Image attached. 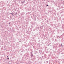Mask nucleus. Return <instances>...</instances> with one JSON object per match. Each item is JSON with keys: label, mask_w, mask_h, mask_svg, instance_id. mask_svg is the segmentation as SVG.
<instances>
[{"label": "nucleus", "mask_w": 64, "mask_h": 64, "mask_svg": "<svg viewBox=\"0 0 64 64\" xmlns=\"http://www.w3.org/2000/svg\"><path fill=\"white\" fill-rule=\"evenodd\" d=\"M12 15H13V14H12Z\"/></svg>", "instance_id": "nucleus-2"}, {"label": "nucleus", "mask_w": 64, "mask_h": 64, "mask_svg": "<svg viewBox=\"0 0 64 64\" xmlns=\"http://www.w3.org/2000/svg\"><path fill=\"white\" fill-rule=\"evenodd\" d=\"M7 57H8V56Z\"/></svg>", "instance_id": "nucleus-5"}, {"label": "nucleus", "mask_w": 64, "mask_h": 64, "mask_svg": "<svg viewBox=\"0 0 64 64\" xmlns=\"http://www.w3.org/2000/svg\"><path fill=\"white\" fill-rule=\"evenodd\" d=\"M48 6V5H47V6Z\"/></svg>", "instance_id": "nucleus-3"}, {"label": "nucleus", "mask_w": 64, "mask_h": 64, "mask_svg": "<svg viewBox=\"0 0 64 64\" xmlns=\"http://www.w3.org/2000/svg\"><path fill=\"white\" fill-rule=\"evenodd\" d=\"M10 14H12V13H10Z\"/></svg>", "instance_id": "nucleus-4"}, {"label": "nucleus", "mask_w": 64, "mask_h": 64, "mask_svg": "<svg viewBox=\"0 0 64 64\" xmlns=\"http://www.w3.org/2000/svg\"><path fill=\"white\" fill-rule=\"evenodd\" d=\"M7 59H9V58H7Z\"/></svg>", "instance_id": "nucleus-1"}]
</instances>
